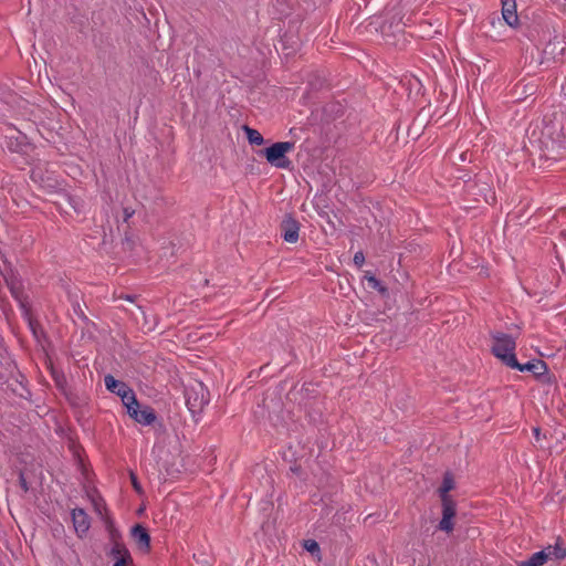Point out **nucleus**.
Here are the masks:
<instances>
[{"label": "nucleus", "instance_id": "nucleus-1", "mask_svg": "<svg viewBox=\"0 0 566 566\" xmlns=\"http://www.w3.org/2000/svg\"><path fill=\"white\" fill-rule=\"evenodd\" d=\"M539 140L543 146V156L546 159H556L558 150L566 148V132L562 122L555 117L545 123Z\"/></svg>", "mask_w": 566, "mask_h": 566}, {"label": "nucleus", "instance_id": "nucleus-2", "mask_svg": "<svg viewBox=\"0 0 566 566\" xmlns=\"http://www.w3.org/2000/svg\"><path fill=\"white\" fill-rule=\"evenodd\" d=\"M565 49V39L555 34L553 38H549L545 48L541 53L537 54V56H531L528 63L530 69L533 71L541 66H544V69H549L553 64L562 60Z\"/></svg>", "mask_w": 566, "mask_h": 566}, {"label": "nucleus", "instance_id": "nucleus-3", "mask_svg": "<svg viewBox=\"0 0 566 566\" xmlns=\"http://www.w3.org/2000/svg\"><path fill=\"white\" fill-rule=\"evenodd\" d=\"M490 336L494 340L491 348L492 354L509 367H518L514 354L516 344L512 335L501 332H491Z\"/></svg>", "mask_w": 566, "mask_h": 566}, {"label": "nucleus", "instance_id": "nucleus-4", "mask_svg": "<svg viewBox=\"0 0 566 566\" xmlns=\"http://www.w3.org/2000/svg\"><path fill=\"white\" fill-rule=\"evenodd\" d=\"M293 142H277L262 149L260 153L266 158L268 163L276 168L290 169L292 161L286 154L294 148Z\"/></svg>", "mask_w": 566, "mask_h": 566}, {"label": "nucleus", "instance_id": "nucleus-5", "mask_svg": "<svg viewBox=\"0 0 566 566\" xmlns=\"http://www.w3.org/2000/svg\"><path fill=\"white\" fill-rule=\"evenodd\" d=\"M493 188V178L489 174H481L476 176L474 184L469 185L465 192L472 196L476 202L484 201L486 203H494L496 200Z\"/></svg>", "mask_w": 566, "mask_h": 566}, {"label": "nucleus", "instance_id": "nucleus-6", "mask_svg": "<svg viewBox=\"0 0 566 566\" xmlns=\"http://www.w3.org/2000/svg\"><path fill=\"white\" fill-rule=\"evenodd\" d=\"M185 398L186 405L193 416L200 413L210 400L208 389L197 380L186 387Z\"/></svg>", "mask_w": 566, "mask_h": 566}, {"label": "nucleus", "instance_id": "nucleus-7", "mask_svg": "<svg viewBox=\"0 0 566 566\" xmlns=\"http://www.w3.org/2000/svg\"><path fill=\"white\" fill-rule=\"evenodd\" d=\"M38 345H40L42 347V350L44 352V355L46 357L45 365H46V368L50 370L51 376H52L53 380L55 381V385L60 389H63L64 386L66 385V378L62 371L57 370L54 367V364H53L54 347H53L51 340L49 339V337L46 336V334L43 332V329L40 328L39 325H38Z\"/></svg>", "mask_w": 566, "mask_h": 566}, {"label": "nucleus", "instance_id": "nucleus-8", "mask_svg": "<svg viewBox=\"0 0 566 566\" xmlns=\"http://www.w3.org/2000/svg\"><path fill=\"white\" fill-rule=\"evenodd\" d=\"M11 293L18 301L24 319L33 336H35V319L33 317L32 300L25 293L23 284L21 282H12Z\"/></svg>", "mask_w": 566, "mask_h": 566}, {"label": "nucleus", "instance_id": "nucleus-9", "mask_svg": "<svg viewBox=\"0 0 566 566\" xmlns=\"http://www.w3.org/2000/svg\"><path fill=\"white\" fill-rule=\"evenodd\" d=\"M17 470L19 473V485L27 492L35 479L34 458L32 454L21 453L18 457Z\"/></svg>", "mask_w": 566, "mask_h": 566}, {"label": "nucleus", "instance_id": "nucleus-10", "mask_svg": "<svg viewBox=\"0 0 566 566\" xmlns=\"http://www.w3.org/2000/svg\"><path fill=\"white\" fill-rule=\"evenodd\" d=\"M518 367H511L512 369H517L520 371H531L536 379L541 380L544 384H553L555 378L548 374L547 364L542 359H534L526 364H521L517 361Z\"/></svg>", "mask_w": 566, "mask_h": 566}, {"label": "nucleus", "instance_id": "nucleus-11", "mask_svg": "<svg viewBox=\"0 0 566 566\" xmlns=\"http://www.w3.org/2000/svg\"><path fill=\"white\" fill-rule=\"evenodd\" d=\"M442 503V518L439 522V530L450 533L453 531L454 525L452 518L457 514V503L452 496L440 497Z\"/></svg>", "mask_w": 566, "mask_h": 566}, {"label": "nucleus", "instance_id": "nucleus-12", "mask_svg": "<svg viewBox=\"0 0 566 566\" xmlns=\"http://www.w3.org/2000/svg\"><path fill=\"white\" fill-rule=\"evenodd\" d=\"M300 228V222L291 213L285 214L280 224L281 233L284 241L287 243L297 242Z\"/></svg>", "mask_w": 566, "mask_h": 566}, {"label": "nucleus", "instance_id": "nucleus-13", "mask_svg": "<svg viewBox=\"0 0 566 566\" xmlns=\"http://www.w3.org/2000/svg\"><path fill=\"white\" fill-rule=\"evenodd\" d=\"M431 117V108L422 107L416 118L413 119L412 125L408 128V135L411 136L413 139H417L420 137L423 128L429 123V118Z\"/></svg>", "mask_w": 566, "mask_h": 566}, {"label": "nucleus", "instance_id": "nucleus-14", "mask_svg": "<svg viewBox=\"0 0 566 566\" xmlns=\"http://www.w3.org/2000/svg\"><path fill=\"white\" fill-rule=\"evenodd\" d=\"M358 316L365 325L374 327H378V325L386 323L388 318L386 313L376 312L369 307L359 311Z\"/></svg>", "mask_w": 566, "mask_h": 566}, {"label": "nucleus", "instance_id": "nucleus-15", "mask_svg": "<svg viewBox=\"0 0 566 566\" xmlns=\"http://www.w3.org/2000/svg\"><path fill=\"white\" fill-rule=\"evenodd\" d=\"M72 520L75 532L80 537H83L90 530V517L83 509H74L72 511Z\"/></svg>", "mask_w": 566, "mask_h": 566}, {"label": "nucleus", "instance_id": "nucleus-16", "mask_svg": "<svg viewBox=\"0 0 566 566\" xmlns=\"http://www.w3.org/2000/svg\"><path fill=\"white\" fill-rule=\"evenodd\" d=\"M130 535L140 549L150 551V535L146 527L142 524H135L130 530Z\"/></svg>", "mask_w": 566, "mask_h": 566}, {"label": "nucleus", "instance_id": "nucleus-17", "mask_svg": "<svg viewBox=\"0 0 566 566\" xmlns=\"http://www.w3.org/2000/svg\"><path fill=\"white\" fill-rule=\"evenodd\" d=\"M129 417L144 426L151 424L157 418L155 410L149 406H145L143 409H140V407L135 409L132 408Z\"/></svg>", "mask_w": 566, "mask_h": 566}, {"label": "nucleus", "instance_id": "nucleus-18", "mask_svg": "<svg viewBox=\"0 0 566 566\" xmlns=\"http://www.w3.org/2000/svg\"><path fill=\"white\" fill-rule=\"evenodd\" d=\"M502 17L507 25L515 27L517 24L518 17L515 0H502Z\"/></svg>", "mask_w": 566, "mask_h": 566}, {"label": "nucleus", "instance_id": "nucleus-19", "mask_svg": "<svg viewBox=\"0 0 566 566\" xmlns=\"http://www.w3.org/2000/svg\"><path fill=\"white\" fill-rule=\"evenodd\" d=\"M543 551L547 554V560H562L566 558V547L564 546V542L560 537H557L555 545H548Z\"/></svg>", "mask_w": 566, "mask_h": 566}, {"label": "nucleus", "instance_id": "nucleus-20", "mask_svg": "<svg viewBox=\"0 0 566 566\" xmlns=\"http://www.w3.org/2000/svg\"><path fill=\"white\" fill-rule=\"evenodd\" d=\"M94 223H95V227L92 230V232L88 234V238L92 239V240L101 239L102 240L101 241L102 245L107 244L108 243V239H107L106 227L104 224V217H101L99 219L94 218Z\"/></svg>", "mask_w": 566, "mask_h": 566}, {"label": "nucleus", "instance_id": "nucleus-21", "mask_svg": "<svg viewBox=\"0 0 566 566\" xmlns=\"http://www.w3.org/2000/svg\"><path fill=\"white\" fill-rule=\"evenodd\" d=\"M119 397L122 398L124 406L127 408L128 415L132 411V408L135 409L140 407L134 390L129 386L123 389V392L119 395Z\"/></svg>", "mask_w": 566, "mask_h": 566}, {"label": "nucleus", "instance_id": "nucleus-22", "mask_svg": "<svg viewBox=\"0 0 566 566\" xmlns=\"http://www.w3.org/2000/svg\"><path fill=\"white\" fill-rule=\"evenodd\" d=\"M455 488V482L453 474L450 471H447L443 474L442 483L440 488L438 489V493L440 497L443 496H450L449 492L452 491Z\"/></svg>", "mask_w": 566, "mask_h": 566}, {"label": "nucleus", "instance_id": "nucleus-23", "mask_svg": "<svg viewBox=\"0 0 566 566\" xmlns=\"http://www.w3.org/2000/svg\"><path fill=\"white\" fill-rule=\"evenodd\" d=\"M107 390L119 396L128 385L124 381L115 379L112 375H106L104 378Z\"/></svg>", "mask_w": 566, "mask_h": 566}, {"label": "nucleus", "instance_id": "nucleus-24", "mask_svg": "<svg viewBox=\"0 0 566 566\" xmlns=\"http://www.w3.org/2000/svg\"><path fill=\"white\" fill-rule=\"evenodd\" d=\"M547 562L545 551L534 553L528 559L517 563V566H542Z\"/></svg>", "mask_w": 566, "mask_h": 566}, {"label": "nucleus", "instance_id": "nucleus-25", "mask_svg": "<svg viewBox=\"0 0 566 566\" xmlns=\"http://www.w3.org/2000/svg\"><path fill=\"white\" fill-rule=\"evenodd\" d=\"M242 129L251 145L261 146L264 144L263 136L256 129L251 128L248 125H243Z\"/></svg>", "mask_w": 566, "mask_h": 566}, {"label": "nucleus", "instance_id": "nucleus-26", "mask_svg": "<svg viewBox=\"0 0 566 566\" xmlns=\"http://www.w3.org/2000/svg\"><path fill=\"white\" fill-rule=\"evenodd\" d=\"M364 279L367 280L371 289L377 290L382 296L388 295V289L374 274L367 272Z\"/></svg>", "mask_w": 566, "mask_h": 566}, {"label": "nucleus", "instance_id": "nucleus-27", "mask_svg": "<svg viewBox=\"0 0 566 566\" xmlns=\"http://www.w3.org/2000/svg\"><path fill=\"white\" fill-rule=\"evenodd\" d=\"M535 85L534 84H522L518 83L515 86V95L517 101H522L526 98L528 95H533L535 93Z\"/></svg>", "mask_w": 566, "mask_h": 566}, {"label": "nucleus", "instance_id": "nucleus-28", "mask_svg": "<svg viewBox=\"0 0 566 566\" xmlns=\"http://www.w3.org/2000/svg\"><path fill=\"white\" fill-rule=\"evenodd\" d=\"M310 391H311V389L308 387H305V385H303L301 389H296V387H294L292 390H290V392L287 394V397L291 400L300 399V403L304 402V405L306 406L307 402L304 400L308 397Z\"/></svg>", "mask_w": 566, "mask_h": 566}, {"label": "nucleus", "instance_id": "nucleus-29", "mask_svg": "<svg viewBox=\"0 0 566 566\" xmlns=\"http://www.w3.org/2000/svg\"><path fill=\"white\" fill-rule=\"evenodd\" d=\"M132 315L137 324H140L143 327L150 329V326H148L147 316L142 306L136 305L135 312H132Z\"/></svg>", "mask_w": 566, "mask_h": 566}, {"label": "nucleus", "instance_id": "nucleus-30", "mask_svg": "<svg viewBox=\"0 0 566 566\" xmlns=\"http://www.w3.org/2000/svg\"><path fill=\"white\" fill-rule=\"evenodd\" d=\"M325 84V78L321 77L319 75L317 74H311L308 76V85L311 86L312 90H321Z\"/></svg>", "mask_w": 566, "mask_h": 566}, {"label": "nucleus", "instance_id": "nucleus-31", "mask_svg": "<svg viewBox=\"0 0 566 566\" xmlns=\"http://www.w3.org/2000/svg\"><path fill=\"white\" fill-rule=\"evenodd\" d=\"M122 245L125 251H133L136 245L135 237L128 231H126L125 237L122 240Z\"/></svg>", "mask_w": 566, "mask_h": 566}, {"label": "nucleus", "instance_id": "nucleus-32", "mask_svg": "<svg viewBox=\"0 0 566 566\" xmlns=\"http://www.w3.org/2000/svg\"><path fill=\"white\" fill-rule=\"evenodd\" d=\"M303 547L312 555L318 554L321 552L319 545L315 539H305Z\"/></svg>", "mask_w": 566, "mask_h": 566}, {"label": "nucleus", "instance_id": "nucleus-33", "mask_svg": "<svg viewBox=\"0 0 566 566\" xmlns=\"http://www.w3.org/2000/svg\"><path fill=\"white\" fill-rule=\"evenodd\" d=\"M125 549H127V547L122 542H116V543H114V546L112 547V549L109 552V556H113L117 559L118 557H120L124 554L123 551H125Z\"/></svg>", "mask_w": 566, "mask_h": 566}, {"label": "nucleus", "instance_id": "nucleus-34", "mask_svg": "<svg viewBox=\"0 0 566 566\" xmlns=\"http://www.w3.org/2000/svg\"><path fill=\"white\" fill-rule=\"evenodd\" d=\"M106 524H107V530L109 532V536H111L112 542L113 543L120 542L119 541L120 533L114 527L113 521L108 518Z\"/></svg>", "mask_w": 566, "mask_h": 566}, {"label": "nucleus", "instance_id": "nucleus-35", "mask_svg": "<svg viewBox=\"0 0 566 566\" xmlns=\"http://www.w3.org/2000/svg\"><path fill=\"white\" fill-rule=\"evenodd\" d=\"M129 478L133 489L136 491V493H138L139 495L144 494V490L137 479V475L133 471H129Z\"/></svg>", "mask_w": 566, "mask_h": 566}, {"label": "nucleus", "instance_id": "nucleus-36", "mask_svg": "<svg viewBox=\"0 0 566 566\" xmlns=\"http://www.w3.org/2000/svg\"><path fill=\"white\" fill-rule=\"evenodd\" d=\"M124 554L118 557L116 560H123L124 565L128 566L129 564H133V557L128 549L123 551Z\"/></svg>", "mask_w": 566, "mask_h": 566}, {"label": "nucleus", "instance_id": "nucleus-37", "mask_svg": "<svg viewBox=\"0 0 566 566\" xmlns=\"http://www.w3.org/2000/svg\"><path fill=\"white\" fill-rule=\"evenodd\" d=\"M353 261L358 268H360L365 262V255L363 251L356 252Z\"/></svg>", "mask_w": 566, "mask_h": 566}, {"label": "nucleus", "instance_id": "nucleus-38", "mask_svg": "<svg viewBox=\"0 0 566 566\" xmlns=\"http://www.w3.org/2000/svg\"><path fill=\"white\" fill-rule=\"evenodd\" d=\"M123 213H124V222H127L134 214V210L129 209V208H124L123 210Z\"/></svg>", "mask_w": 566, "mask_h": 566}, {"label": "nucleus", "instance_id": "nucleus-39", "mask_svg": "<svg viewBox=\"0 0 566 566\" xmlns=\"http://www.w3.org/2000/svg\"><path fill=\"white\" fill-rule=\"evenodd\" d=\"M459 159L460 161L464 163V161H471V154H469V151H463L459 155Z\"/></svg>", "mask_w": 566, "mask_h": 566}, {"label": "nucleus", "instance_id": "nucleus-40", "mask_svg": "<svg viewBox=\"0 0 566 566\" xmlns=\"http://www.w3.org/2000/svg\"><path fill=\"white\" fill-rule=\"evenodd\" d=\"M62 196L67 199V201L70 202L71 208H73L74 211H78V208H77V206H76V203H75V201H74V199L72 197H70L69 195H65V193H63Z\"/></svg>", "mask_w": 566, "mask_h": 566}, {"label": "nucleus", "instance_id": "nucleus-41", "mask_svg": "<svg viewBox=\"0 0 566 566\" xmlns=\"http://www.w3.org/2000/svg\"><path fill=\"white\" fill-rule=\"evenodd\" d=\"M265 296L270 298L271 301L275 300L277 297V290H269L265 293Z\"/></svg>", "mask_w": 566, "mask_h": 566}, {"label": "nucleus", "instance_id": "nucleus-42", "mask_svg": "<svg viewBox=\"0 0 566 566\" xmlns=\"http://www.w3.org/2000/svg\"><path fill=\"white\" fill-rule=\"evenodd\" d=\"M290 469H291V471H292L293 473H295V474H297V475H300V474H301V472H302V468H301V465H300V464H296V463H295L294 465H292Z\"/></svg>", "mask_w": 566, "mask_h": 566}, {"label": "nucleus", "instance_id": "nucleus-43", "mask_svg": "<svg viewBox=\"0 0 566 566\" xmlns=\"http://www.w3.org/2000/svg\"><path fill=\"white\" fill-rule=\"evenodd\" d=\"M533 432H534L535 439L538 441L539 440V434H541V429L539 428H534Z\"/></svg>", "mask_w": 566, "mask_h": 566}, {"label": "nucleus", "instance_id": "nucleus-44", "mask_svg": "<svg viewBox=\"0 0 566 566\" xmlns=\"http://www.w3.org/2000/svg\"><path fill=\"white\" fill-rule=\"evenodd\" d=\"M120 298H125L126 301L134 302L136 296L135 295H125V296H120Z\"/></svg>", "mask_w": 566, "mask_h": 566}, {"label": "nucleus", "instance_id": "nucleus-45", "mask_svg": "<svg viewBox=\"0 0 566 566\" xmlns=\"http://www.w3.org/2000/svg\"><path fill=\"white\" fill-rule=\"evenodd\" d=\"M281 41L283 43V48L287 49V45H286V43H287V34H284V36L281 39Z\"/></svg>", "mask_w": 566, "mask_h": 566}, {"label": "nucleus", "instance_id": "nucleus-46", "mask_svg": "<svg viewBox=\"0 0 566 566\" xmlns=\"http://www.w3.org/2000/svg\"><path fill=\"white\" fill-rule=\"evenodd\" d=\"M32 13V7H31V0H29V8H28V11H27V15L30 17Z\"/></svg>", "mask_w": 566, "mask_h": 566}, {"label": "nucleus", "instance_id": "nucleus-47", "mask_svg": "<svg viewBox=\"0 0 566 566\" xmlns=\"http://www.w3.org/2000/svg\"><path fill=\"white\" fill-rule=\"evenodd\" d=\"M113 566H126L123 560H116Z\"/></svg>", "mask_w": 566, "mask_h": 566}, {"label": "nucleus", "instance_id": "nucleus-48", "mask_svg": "<svg viewBox=\"0 0 566 566\" xmlns=\"http://www.w3.org/2000/svg\"><path fill=\"white\" fill-rule=\"evenodd\" d=\"M95 509L98 513H101V505L97 502H94Z\"/></svg>", "mask_w": 566, "mask_h": 566}, {"label": "nucleus", "instance_id": "nucleus-49", "mask_svg": "<svg viewBox=\"0 0 566 566\" xmlns=\"http://www.w3.org/2000/svg\"><path fill=\"white\" fill-rule=\"evenodd\" d=\"M29 22L31 24V31L34 32V29H33L34 22H32L31 20Z\"/></svg>", "mask_w": 566, "mask_h": 566}, {"label": "nucleus", "instance_id": "nucleus-50", "mask_svg": "<svg viewBox=\"0 0 566 566\" xmlns=\"http://www.w3.org/2000/svg\"><path fill=\"white\" fill-rule=\"evenodd\" d=\"M25 7H28V8H29V2H28V3H25Z\"/></svg>", "mask_w": 566, "mask_h": 566}]
</instances>
